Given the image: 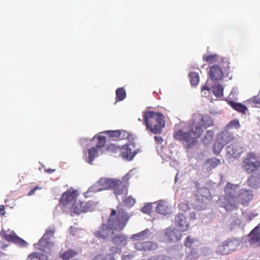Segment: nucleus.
Here are the masks:
<instances>
[{"label": "nucleus", "instance_id": "obj_1", "mask_svg": "<svg viewBox=\"0 0 260 260\" xmlns=\"http://www.w3.org/2000/svg\"><path fill=\"white\" fill-rule=\"evenodd\" d=\"M127 213L123 209L116 211L112 209L108 220V224L103 223L99 230L94 232V235L99 239H105L110 235L111 230L121 231L128 220Z\"/></svg>", "mask_w": 260, "mask_h": 260}, {"label": "nucleus", "instance_id": "obj_2", "mask_svg": "<svg viewBox=\"0 0 260 260\" xmlns=\"http://www.w3.org/2000/svg\"><path fill=\"white\" fill-rule=\"evenodd\" d=\"M195 121H192L185 131L179 129L174 134V138L182 142L183 147L187 150L192 149L197 146V139L203 132V128L200 124L193 125Z\"/></svg>", "mask_w": 260, "mask_h": 260}, {"label": "nucleus", "instance_id": "obj_3", "mask_svg": "<svg viewBox=\"0 0 260 260\" xmlns=\"http://www.w3.org/2000/svg\"><path fill=\"white\" fill-rule=\"evenodd\" d=\"M240 189L237 184L228 183L224 189L225 196L223 199L219 198L222 202V207L226 211H232L236 208V198Z\"/></svg>", "mask_w": 260, "mask_h": 260}, {"label": "nucleus", "instance_id": "obj_4", "mask_svg": "<svg viewBox=\"0 0 260 260\" xmlns=\"http://www.w3.org/2000/svg\"><path fill=\"white\" fill-rule=\"evenodd\" d=\"M242 166L245 172L251 173L260 167V161L256 159L253 154L250 153L243 161Z\"/></svg>", "mask_w": 260, "mask_h": 260}, {"label": "nucleus", "instance_id": "obj_5", "mask_svg": "<svg viewBox=\"0 0 260 260\" xmlns=\"http://www.w3.org/2000/svg\"><path fill=\"white\" fill-rule=\"evenodd\" d=\"M225 157L228 161L231 160L232 158L238 157L242 152V149L237 143H232L225 147Z\"/></svg>", "mask_w": 260, "mask_h": 260}, {"label": "nucleus", "instance_id": "obj_6", "mask_svg": "<svg viewBox=\"0 0 260 260\" xmlns=\"http://www.w3.org/2000/svg\"><path fill=\"white\" fill-rule=\"evenodd\" d=\"M239 193L236 198V208L238 207L239 204L243 205H247L249 202L252 200L253 198L252 191L251 190L239 189Z\"/></svg>", "mask_w": 260, "mask_h": 260}, {"label": "nucleus", "instance_id": "obj_7", "mask_svg": "<svg viewBox=\"0 0 260 260\" xmlns=\"http://www.w3.org/2000/svg\"><path fill=\"white\" fill-rule=\"evenodd\" d=\"M113 230H111V232L108 236L109 237L112 235L111 238L112 243L114 245L120 247L125 246L127 244V236L123 233L118 232L115 233Z\"/></svg>", "mask_w": 260, "mask_h": 260}, {"label": "nucleus", "instance_id": "obj_8", "mask_svg": "<svg viewBox=\"0 0 260 260\" xmlns=\"http://www.w3.org/2000/svg\"><path fill=\"white\" fill-rule=\"evenodd\" d=\"M176 227L181 232H185L189 229V223L183 213H178L174 219Z\"/></svg>", "mask_w": 260, "mask_h": 260}, {"label": "nucleus", "instance_id": "obj_9", "mask_svg": "<svg viewBox=\"0 0 260 260\" xmlns=\"http://www.w3.org/2000/svg\"><path fill=\"white\" fill-rule=\"evenodd\" d=\"M135 147L133 142H130L129 144H127L123 146L120 155L121 156L127 159L131 160L133 159L134 157L138 153V149L134 150L132 152V149Z\"/></svg>", "mask_w": 260, "mask_h": 260}, {"label": "nucleus", "instance_id": "obj_10", "mask_svg": "<svg viewBox=\"0 0 260 260\" xmlns=\"http://www.w3.org/2000/svg\"><path fill=\"white\" fill-rule=\"evenodd\" d=\"M99 185L104 189L113 188L121 184V181L119 180L110 178H101L98 181Z\"/></svg>", "mask_w": 260, "mask_h": 260}, {"label": "nucleus", "instance_id": "obj_11", "mask_svg": "<svg viewBox=\"0 0 260 260\" xmlns=\"http://www.w3.org/2000/svg\"><path fill=\"white\" fill-rule=\"evenodd\" d=\"M13 234H8L4 232L3 237L8 242H13L22 247H26L27 245V242L17 236L13 232Z\"/></svg>", "mask_w": 260, "mask_h": 260}, {"label": "nucleus", "instance_id": "obj_12", "mask_svg": "<svg viewBox=\"0 0 260 260\" xmlns=\"http://www.w3.org/2000/svg\"><path fill=\"white\" fill-rule=\"evenodd\" d=\"M180 232L178 229L167 228L165 230V235L170 242H175L181 237Z\"/></svg>", "mask_w": 260, "mask_h": 260}, {"label": "nucleus", "instance_id": "obj_13", "mask_svg": "<svg viewBox=\"0 0 260 260\" xmlns=\"http://www.w3.org/2000/svg\"><path fill=\"white\" fill-rule=\"evenodd\" d=\"M209 75L212 81L217 82L222 79L223 72L219 66H212L210 68Z\"/></svg>", "mask_w": 260, "mask_h": 260}, {"label": "nucleus", "instance_id": "obj_14", "mask_svg": "<svg viewBox=\"0 0 260 260\" xmlns=\"http://www.w3.org/2000/svg\"><path fill=\"white\" fill-rule=\"evenodd\" d=\"M122 183L118 186L114 187V193L119 202L124 201V198L127 194V189L125 185H122Z\"/></svg>", "mask_w": 260, "mask_h": 260}, {"label": "nucleus", "instance_id": "obj_15", "mask_svg": "<svg viewBox=\"0 0 260 260\" xmlns=\"http://www.w3.org/2000/svg\"><path fill=\"white\" fill-rule=\"evenodd\" d=\"M76 200V191H74L71 192H64L62 195L60 200V202L64 205H69L72 202L74 203Z\"/></svg>", "mask_w": 260, "mask_h": 260}, {"label": "nucleus", "instance_id": "obj_16", "mask_svg": "<svg viewBox=\"0 0 260 260\" xmlns=\"http://www.w3.org/2000/svg\"><path fill=\"white\" fill-rule=\"evenodd\" d=\"M249 237L251 243L260 245V223L251 231Z\"/></svg>", "mask_w": 260, "mask_h": 260}, {"label": "nucleus", "instance_id": "obj_17", "mask_svg": "<svg viewBox=\"0 0 260 260\" xmlns=\"http://www.w3.org/2000/svg\"><path fill=\"white\" fill-rule=\"evenodd\" d=\"M157 113L153 111H147L143 112V118L144 122L146 125V127L149 128V124L151 123H154L155 116Z\"/></svg>", "mask_w": 260, "mask_h": 260}, {"label": "nucleus", "instance_id": "obj_18", "mask_svg": "<svg viewBox=\"0 0 260 260\" xmlns=\"http://www.w3.org/2000/svg\"><path fill=\"white\" fill-rule=\"evenodd\" d=\"M71 211L77 214H80L81 213H85L84 209V202H81L80 201H75L71 207Z\"/></svg>", "mask_w": 260, "mask_h": 260}, {"label": "nucleus", "instance_id": "obj_19", "mask_svg": "<svg viewBox=\"0 0 260 260\" xmlns=\"http://www.w3.org/2000/svg\"><path fill=\"white\" fill-rule=\"evenodd\" d=\"M232 139V135L226 131L221 132L217 138L218 142H221L224 145L230 142Z\"/></svg>", "mask_w": 260, "mask_h": 260}, {"label": "nucleus", "instance_id": "obj_20", "mask_svg": "<svg viewBox=\"0 0 260 260\" xmlns=\"http://www.w3.org/2000/svg\"><path fill=\"white\" fill-rule=\"evenodd\" d=\"M228 245V247L231 250L232 252L236 250L237 248L240 245L241 241L239 238H230L225 241Z\"/></svg>", "mask_w": 260, "mask_h": 260}, {"label": "nucleus", "instance_id": "obj_21", "mask_svg": "<svg viewBox=\"0 0 260 260\" xmlns=\"http://www.w3.org/2000/svg\"><path fill=\"white\" fill-rule=\"evenodd\" d=\"M155 210L157 213L162 215H167L170 212L169 208L162 201H159L158 202Z\"/></svg>", "mask_w": 260, "mask_h": 260}, {"label": "nucleus", "instance_id": "obj_22", "mask_svg": "<svg viewBox=\"0 0 260 260\" xmlns=\"http://www.w3.org/2000/svg\"><path fill=\"white\" fill-rule=\"evenodd\" d=\"M220 163V160L216 158H213L207 160L205 163L204 168L207 171H210L215 168Z\"/></svg>", "mask_w": 260, "mask_h": 260}, {"label": "nucleus", "instance_id": "obj_23", "mask_svg": "<svg viewBox=\"0 0 260 260\" xmlns=\"http://www.w3.org/2000/svg\"><path fill=\"white\" fill-rule=\"evenodd\" d=\"M163 127H164V126L160 124L157 123L153 124V123L149 124V128H148V127H146L147 131H149L151 133L155 135L161 134L162 133V128Z\"/></svg>", "mask_w": 260, "mask_h": 260}, {"label": "nucleus", "instance_id": "obj_24", "mask_svg": "<svg viewBox=\"0 0 260 260\" xmlns=\"http://www.w3.org/2000/svg\"><path fill=\"white\" fill-rule=\"evenodd\" d=\"M229 104L235 110L245 114L246 111L247 110V107L241 103H236L233 101H230Z\"/></svg>", "mask_w": 260, "mask_h": 260}, {"label": "nucleus", "instance_id": "obj_25", "mask_svg": "<svg viewBox=\"0 0 260 260\" xmlns=\"http://www.w3.org/2000/svg\"><path fill=\"white\" fill-rule=\"evenodd\" d=\"M216 251L217 253H219L222 255H226L232 252L231 250L228 247V245L225 241L222 243V245L218 246Z\"/></svg>", "mask_w": 260, "mask_h": 260}, {"label": "nucleus", "instance_id": "obj_26", "mask_svg": "<svg viewBox=\"0 0 260 260\" xmlns=\"http://www.w3.org/2000/svg\"><path fill=\"white\" fill-rule=\"evenodd\" d=\"M201 120L205 128H207L213 124V121L208 115H201Z\"/></svg>", "mask_w": 260, "mask_h": 260}, {"label": "nucleus", "instance_id": "obj_27", "mask_svg": "<svg viewBox=\"0 0 260 260\" xmlns=\"http://www.w3.org/2000/svg\"><path fill=\"white\" fill-rule=\"evenodd\" d=\"M212 92L217 97H221L223 95V87L221 84H218L212 86Z\"/></svg>", "mask_w": 260, "mask_h": 260}, {"label": "nucleus", "instance_id": "obj_28", "mask_svg": "<svg viewBox=\"0 0 260 260\" xmlns=\"http://www.w3.org/2000/svg\"><path fill=\"white\" fill-rule=\"evenodd\" d=\"M98 152L95 147H92L88 150V158L87 162L91 165L93 160L98 156Z\"/></svg>", "mask_w": 260, "mask_h": 260}, {"label": "nucleus", "instance_id": "obj_29", "mask_svg": "<svg viewBox=\"0 0 260 260\" xmlns=\"http://www.w3.org/2000/svg\"><path fill=\"white\" fill-rule=\"evenodd\" d=\"M190 82L192 86H197L199 82V76L197 72H190L189 74Z\"/></svg>", "mask_w": 260, "mask_h": 260}, {"label": "nucleus", "instance_id": "obj_30", "mask_svg": "<svg viewBox=\"0 0 260 260\" xmlns=\"http://www.w3.org/2000/svg\"><path fill=\"white\" fill-rule=\"evenodd\" d=\"M214 133L211 130L207 131L203 139V142L205 145L210 143L213 138Z\"/></svg>", "mask_w": 260, "mask_h": 260}, {"label": "nucleus", "instance_id": "obj_31", "mask_svg": "<svg viewBox=\"0 0 260 260\" xmlns=\"http://www.w3.org/2000/svg\"><path fill=\"white\" fill-rule=\"evenodd\" d=\"M247 183L251 187H258L259 186V179L256 176H251L247 180Z\"/></svg>", "mask_w": 260, "mask_h": 260}, {"label": "nucleus", "instance_id": "obj_32", "mask_svg": "<svg viewBox=\"0 0 260 260\" xmlns=\"http://www.w3.org/2000/svg\"><path fill=\"white\" fill-rule=\"evenodd\" d=\"M29 257L32 260H48L46 255L39 252H34L29 255Z\"/></svg>", "mask_w": 260, "mask_h": 260}, {"label": "nucleus", "instance_id": "obj_33", "mask_svg": "<svg viewBox=\"0 0 260 260\" xmlns=\"http://www.w3.org/2000/svg\"><path fill=\"white\" fill-rule=\"evenodd\" d=\"M196 192H197V196H202L205 199V200H206L210 193L209 189L206 187L198 188Z\"/></svg>", "mask_w": 260, "mask_h": 260}, {"label": "nucleus", "instance_id": "obj_34", "mask_svg": "<svg viewBox=\"0 0 260 260\" xmlns=\"http://www.w3.org/2000/svg\"><path fill=\"white\" fill-rule=\"evenodd\" d=\"M52 245L51 241H47L44 240L43 242L42 243H40L39 240L37 244H35V246L37 248L40 249L42 251H44L45 247H50Z\"/></svg>", "mask_w": 260, "mask_h": 260}, {"label": "nucleus", "instance_id": "obj_35", "mask_svg": "<svg viewBox=\"0 0 260 260\" xmlns=\"http://www.w3.org/2000/svg\"><path fill=\"white\" fill-rule=\"evenodd\" d=\"M116 98L118 101H123L126 97V92L123 87L118 88L116 90Z\"/></svg>", "mask_w": 260, "mask_h": 260}, {"label": "nucleus", "instance_id": "obj_36", "mask_svg": "<svg viewBox=\"0 0 260 260\" xmlns=\"http://www.w3.org/2000/svg\"><path fill=\"white\" fill-rule=\"evenodd\" d=\"M144 251H149L155 250L157 247V245L156 243L150 241L144 242Z\"/></svg>", "mask_w": 260, "mask_h": 260}, {"label": "nucleus", "instance_id": "obj_37", "mask_svg": "<svg viewBox=\"0 0 260 260\" xmlns=\"http://www.w3.org/2000/svg\"><path fill=\"white\" fill-rule=\"evenodd\" d=\"M95 204L92 201L84 203V209L85 212L92 211L95 207Z\"/></svg>", "mask_w": 260, "mask_h": 260}, {"label": "nucleus", "instance_id": "obj_38", "mask_svg": "<svg viewBox=\"0 0 260 260\" xmlns=\"http://www.w3.org/2000/svg\"><path fill=\"white\" fill-rule=\"evenodd\" d=\"M164 115L159 112H158L155 116L154 122H156L157 124H160L163 126L165 125V122L164 121Z\"/></svg>", "mask_w": 260, "mask_h": 260}, {"label": "nucleus", "instance_id": "obj_39", "mask_svg": "<svg viewBox=\"0 0 260 260\" xmlns=\"http://www.w3.org/2000/svg\"><path fill=\"white\" fill-rule=\"evenodd\" d=\"M224 145L223 144L220 142H218V140L216 139L213 147V151L214 153L218 154L222 150Z\"/></svg>", "mask_w": 260, "mask_h": 260}, {"label": "nucleus", "instance_id": "obj_40", "mask_svg": "<svg viewBox=\"0 0 260 260\" xmlns=\"http://www.w3.org/2000/svg\"><path fill=\"white\" fill-rule=\"evenodd\" d=\"M77 252L75 251L69 249V250L64 252L62 254V258L64 259H68L70 258L71 257L75 256L76 254H77Z\"/></svg>", "mask_w": 260, "mask_h": 260}, {"label": "nucleus", "instance_id": "obj_41", "mask_svg": "<svg viewBox=\"0 0 260 260\" xmlns=\"http://www.w3.org/2000/svg\"><path fill=\"white\" fill-rule=\"evenodd\" d=\"M103 190V188L101 187L99 185V183L97 182L95 184L91 186V187H90L88 188L87 193L96 192L98 191H102Z\"/></svg>", "mask_w": 260, "mask_h": 260}, {"label": "nucleus", "instance_id": "obj_42", "mask_svg": "<svg viewBox=\"0 0 260 260\" xmlns=\"http://www.w3.org/2000/svg\"><path fill=\"white\" fill-rule=\"evenodd\" d=\"M146 260H170V258L165 255H156L150 257Z\"/></svg>", "mask_w": 260, "mask_h": 260}, {"label": "nucleus", "instance_id": "obj_43", "mask_svg": "<svg viewBox=\"0 0 260 260\" xmlns=\"http://www.w3.org/2000/svg\"><path fill=\"white\" fill-rule=\"evenodd\" d=\"M97 139L98 140V143L96 145V147L99 148L103 147L106 142V137L104 136H99L97 137Z\"/></svg>", "mask_w": 260, "mask_h": 260}, {"label": "nucleus", "instance_id": "obj_44", "mask_svg": "<svg viewBox=\"0 0 260 260\" xmlns=\"http://www.w3.org/2000/svg\"><path fill=\"white\" fill-rule=\"evenodd\" d=\"M240 127V123L238 120H233L230 122L228 124L226 125V128H231L233 127H236L238 128Z\"/></svg>", "mask_w": 260, "mask_h": 260}, {"label": "nucleus", "instance_id": "obj_45", "mask_svg": "<svg viewBox=\"0 0 260 260\" xmlns=\"http://www.w3.org/2000/svg\"><path fill=\"white\" fill-rule=\"evenodd\" d=\"M123 202L125 203L126 206L130 207L135 204L136 200L135 199L133 198L132 196H129L127 199H124V201Z\"/></svg>", "mask_w": 260, "mask_h": 260}, {"label": "nucleus", "instance_id": "obj_46", "mask_svg": "<svg viewBox=\"0 0 260 260\" xmlns=\"http://www.w3.org/2000/svg\"><path fill=\"white\" fill-rule=\"evenodd\" d=\"M108 134L110 137L119 138L120 136V131L119 130L116 131H108L105 132Z\"/></svg>", "mask_w": 260, "mask_h": 260}, {"label": "nucleus", "instance_id": "obj_47", "mask_svg": "<svg viewBox=\"0 0 260 260\" xmlns=\"http://www.w3.org/2000/svg\"><path fill=\"white\" fill-rule=\"evenodd\" d=\"M194 242V240L192 239L190 236H188L186 238L184 244L185 246L190 247L192 246Z\"/></svg>", "mask_w": 260, "mask_h": 260}, {"label": "nucleus", "instance_id": "obj_48", "mask_svg": "<svg viewBox=\"0 0 260 260\" xmlns=\"http://www.w3.org/2000/svg\"><path fill=\"white\" fill-rule=\"evenodd\" d=\"M152 209V206L151 204H147L143 208H141V211L146 214H149L150 213Z\"/></svg>", "mask_w": 260, "mask_h": 260}, {"label": "nucleus", "instance_id": "obj_49", "mask_svg": "<svg viewBox=\"0 0 260 260\" xmlns=\"http://www.w3.org/2000/svg\"><path fill=\"white\" fill-rule=\"evenodd\" d=\"M141 233L143 239H148L152 234V232L147 229L141 232Z\"/></svg>", "mask_w": 260, "mask_h": 260}, {"label": "nucleus", "instance_id": "obj_50", "mask_svg": "<svg viewBox=\"0 0 260 260\" xmlns=\"http://www.w3.org/2000/svg\"><path fill=\"white\" fill-rule=\"evenodd\" d=\"M109 251L111 252V254L113 255L114 253H120L121 249L118 247L113 246L110 248Z\"/></svg>", "mask_w": 260, "mask_h": 260}, {"label": "nucleus", "instance_id": "obj_51", "mask_svg": "<svg viewBox=\"0 0 260 260\" xmlns=\"http://www.w3.org/2000/svg\"><path fill=\"white\" fill-rule=\"evenodd\" d=\"M194 200L198 204H202L204 202L205 199L202 196H197V192L194 193Z\"/></svg>", "mask_w": 260, "mask_h": 260}, {"label": "nucleus", "instance_id": "obj_52", "mask_svg": "<svg viewBox=\"0 0 260 260\" xmlns=\"http://www.w3.org/2000/svg\"><path fill=\"white\" fill-rule=\"evenodd\" d=\"M135 248L141 251H144V242H138L135 243Z\"/></svg>", "mask_w": 260, "mask_h": 260}, {"label": "nucleus", "instance_id": "obj_53", "mask_svg": "<svg viewBox=\"0 0 260 260\" xmlns=\"http://www.w3.org/2000/svg\"><path fill=\"white\" fill-rule=\"evenodd\" d=\"M248 101L254 104L258 105L260 103V97L253 96L252 99H249Z\"/></svg>", "mask_w": 260, "mask_h": 260}, {"label": "nucleus", "instance_id": "obj_54", "mask_svg": "<svg viewBox=\"0 0 260 260\" xmlns=\"http://www.w3.org/2000/svg\"><path fill=\"white\" fill-rule=\"evenodd\" d=\"M141 233H138L136 234L133 235L131 237V238L134 240H143V238L142 236Z\"/></svg>", "mask_w": 260, "mask_h": 260}, {"label": "nucleus", "instance_id": "obj_55", "mask_svg": "<svg viewBox=\"0 0 260 260\" xmlns=\"http://www.w3.org/2000/svg\"><path fill=\"white\" fill-rule=\"evenodd\" d=\"M50 236L48 234L45 233L42 238L40 240V242L42 243L43 242V240H46L47 241H50Z\"/></svg>", "mask_w": 260, "mask_h": 260}, {"label": "nucleus", "instance_id": "obj_56", "mask_svg": "<svg viewBox=\"0 0 260 260\" xmlns=\"http://www.w3.org/2000/svg\"><path fill=\"white\" fill-rule=\"evenodd\" d=\"M216 54L209 55H207L205 58H204V57H203V59L207 61H209L213 60L216 56Z\"/></svg>", "mask_w": 260, "mask_h": 260}, {"label": "nucleus", "instance_id": "obj_57", "mask_svg": "<svg viewBox=\"0 0 260 260\" xmlns=\"http://www.w3.org/2000/svg\"><path fill=\"white\" fill-rule=\"evenodd\" d=\"M104 260H116L115 256L112 254H108L106 256Z\"/></svg>", "mask_w": 260, "mask_h": 260}, {"label": "nucleus", "instance_id": "obj_58", "mask_svg": "<svg viewBox=\"0 0 260 260\" xmlns=\"http://www.w3.org/2000/svg\"><path fill=\"white\" fill-rule=\"evenodd\" d=\"M154 139L159 144H161L164 141L163 139L160 136H155Z\"/></svg>", "mask_w": 260, "mask_h": 260}, {"label": "nucleus", "instance_id": "obj_59", "mask_svg": "<svg viewBox=\"0 0 260 260\" xmlns=\"http://www.w3.org/2000/svg\"><path fill=\"white\" fill-rule=\"evenodd\" d=\"M54 229L53 228L48 229L46 230V234H48L50 236H52L54 233Z\"/></svg>", "mask_w": 260, "mask_h": 260}, {"label": "nucleus", "instance_id": "obj_60", "mask_svg": "<svg viewBox=\"0 0 260 260\" xmlns=\"http://www.w3.org/2000/svg\"><path fill=\"white\" fill-rule=\"evenodd\" d=\"M115 148H116V147H115V145H114V144H110V145L108 144L107 149V150L113 151L115 149Z\"/></svg>", "mask_w": 260, "mask_h": 260}, {"label": "nucleus", "instance_id": "obj_61", "mask_svg": "<svg viewBox=\"0 0 260 260\" xmlns=\"http://www.w3.org/2000/svg\"><path fill=\"white\" fill-rule=\"evenodd\" d=\"M180 208L182 209L183 211H186L188 210V207L186 205L182 204L180 205Z\"/></svg>", "mask_w": 260, "mask_h": 260}, {"label": "nucleus", "instance_id": "obj_62", "mask_svg": "<svg viewBox=\"0 0 260 260\" xmlns=\"http://www.w3.org/2000/svg\"><path fill=\"white\" fill-rule=\"evenodd\" d=\"M5 214V212L4 211V206L3 205L0 206V214L3 215Z\"/></svg>", "mask_w": 260, "mask_h": 260}, {"label": "nucleus", "instance_id": "obj_63", "mask_svg": "<svg viewBox=\"0 0 260 260\" xmlns=\"http://www.w3.org/2000/svg\"><path fill=\"white\" fill-rule=\"evenodd\" d=\"M121 260H131V256L129 255H126L122 256Z\"/></svg>", "mask_w": 260, "mask_h": 260}, {"label": "nucleus", "instance_id": "obj_64", "mask_svg": "<svg viewBox=\"0 0 260 260\" xmlns=\"http://www.w3.org/2000/svg\"><path fill=\"white\" fill-rule=\"evenodd\" d=\"M93 260H104V259L103 258V257L102 255H99L95 256L93 258Z\"/></svg>", "mask_w": 260, "mask_h": 260}]
</instances>
